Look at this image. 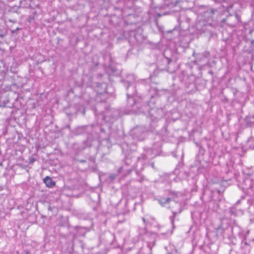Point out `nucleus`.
I'll return each mask as SVG.
<instances>
[{
    "mask_svg": "<svg viewBox=\"0 0 254 254\" xmlns=\"http://www.w3.org/2000/svg\"><path fill=\"white\" fill-rule=\"evenodd\" d=\"M177 211L173 210V215L170 217V220L172 225V229L170 231H165V228L164 227H161L159 230V234L160 235L164 236V237H167L170 236L173 232V230L175 228L174 225V221L175 219L176 215H177Z\"/></svg>",
    "mask_w": 254,
    "mask_h": 254,
    "instance_id": "nucleus-1",
    "label": "nucleus"
},
{
    "mask_svg": "<svg viewBox=\"0 0 254 254\" xmlns=\"http://www.w3.org/2000/svg\"><path fill=\"white\" fill-rule=\"evenodd\" d=\"M242 188L250 195H254V180L250 178H246L243 182Z\"/></svg>",
    "mask_w": 254,
    "mask_h": 254,
    "instance_id": "nucleus-2",
    "label": "nucleus"
},
{
    "mask_svg": "<svg viewBox=\"0 0 254 254\" xmlns=\"http://www.w3.org/2000/svg\"><path fill=\"white\" fill-rule=\"evenodd\" d=\"M145 130L142 127H137L132 129L131 131V135L132 137L138 140H142L144 139Z\"/></svg>",
    "mask_w": 254,
    "mask_h": 254,
    "instance_id": "nucleus-3",
    "label": "nucleus"
},
{
    "mask_svg": "<svg viewBox=\"0 0 254 254\" xmlns=\"http://www.w3.org/2000/svg\"><path fill=\"white\" fill-rule=\"evenodd\" d=\"M240 202V200L237 201V202L229 209V212L231 215H234L235 216H241L243 214V211L241 209L237 208V205Z\"/></svg>",
    "mask_w": 254,
    "mask_h": 254,
    "instance_id": "nucleus-4",
    "label": "nucleus"
},
{
    "mask_svg": "<svg viewBox=\"0 0 254 254\" xmlns=\"http://www.w3.org/2000/svg\"><path fill=\"white\" fill-rule=\"evenodd\" d=\"M138 254H151V247L148 243H145L138 251Z\"/></svg>",
    "mask_w": 254,
    "mask_h": 254,
    "instance_id": "nucleus-5",
    "label": "nucleus"
},
{
    "mask_svg": "<svg viewBox=\"0 0 254 254\" xmlns=\"http://www.w3.org/2000/svg\"><path fill=\"white\" fill-rule=\"evenodd\" d=\"M171 3L170 4L166 3L164 5L160 7V9L166 10L168 8H171L175 6L179 2L178 0H170Z\"/></svg>",
    "mask_w": 254,
    "mask_h": 254,
    "instance_id": "nucleus-6",
    "label": "nucleus"
},
{
    "mask_svg": "<svg viewBox=\"0 0 254 254\" xmlns=\"http://www.w3.org/2000/svg\"><path fill=\"white\" fill-rule=\"evenodd\" d=\"M248 203L249 205L248 210L250 213L254 214V198L248 199Z\"/></svg>",
    "mask_w": 254,
    "mask_h": 254,
    "instance_id": "nucleus-7",
    "label": "nucleus"
},
{
    "mask_svg": "<svg viewBox=\"0 0 254 254\" xmlns=\"http://www.w3.org/2000/svg\"><path fill=\"white\" fill-rule=\"evenodd\" d=\"M44 182L48 187L51 188L55 185V182H54L52 179L48 176L44 179Z\"/></svg>",
    "mask_w": 254,
    "mask_h": 254,
    "instance_id": "nucleus-8",
    "label": "nucleus"
},
{
    "mask_svg": "<svg viewBox=\"0 0 254 254\" xmlns=\"http://www.w3.org/2000/svg\"><path fill=\"white\" fill-rule=\"evenodd\" d=\"M171 199L169 197L166 198H161L158 199L159 203L162 206H166V204L169 203V202L171 201Z\"/></svg>",
    "mask_w": 254,
    "mask_h": 254,
    "instance_id": "nucleus-9",
    "label": "nucleus"
},
{
    "mask_svg": "<svg viewBox=\"0 0 254 254\" xmlns=\"http://www.w3.org/2000/svg\"><path fill=\"white\" fill-rule=\"evenodd\" d=\"M247 146L251 149H254V140L252 138H250L248 139Z\"/></svg>",
    "mask_w": 254,
    "mask_h": 254,
    "instance_id": "nucleus-10",
    "label": "nucleus"
},
{
    "mask_svg": "<svg viewBox=\"0 0 254 254\" xmlns=\"http://www.w3.org/2000/svg\"><path fill=\"white\" fill-rule=\"evenodd\" d=\"M157 12V15H158V17H160L162 15H166V14H168L170 13L169 11H163V12Z\"/></svg>",
    "mask_w": 254,
    "mask_h": 254,
    "instance_id": "nucleus-11",
    "label": "nucleus"
},
{
    "mask_svg": "<svg viewBox=\"0 0 254 254\" xmlns=\"http://www.w3.org/2000/svg\"><path fill=\"white\" fill-rule=\"evenodd\" d=\"M131 83L132 81L129 80L125 81V86H126L127 88L130 86Z\"/></svg>",
    "mask_w": 254,
    "mask_h": 254,
    "instance_id": "nucleus-12",
    "label": "nucleus"
},
{
    "mask_svg": "<svg viewBox=\"0 0 254 254\" xmlns=\"http://www.w3.org/2000/svg\"><path fill=\"white\" fill-rule=\"evenodd\" d=\"M178 251L176 249H175L174 251H171L170 253L167 254H175V253H177Z\"/></svg>",
    "mask_w": 254,
    "mask_h": 254,
    "instance_id": "nucleus-13",
    "label": "nucleus"
},
{
    "mask_svg": "<svg viewBox=\"0 0 254 254\" xmlns=\"http://www.w3.org/2000/svg\"><path fill=\"white\" fill-rule=\"evenodd\" d=\"M175 204L177 205L178 207H180V204L177 202H174Z\"/></svg>",
    "mask_w": 254,
    "mask_h": 254,
    "instance_id": "nucleus-14",
    "label": "nucleus"
},
{
    "mask_svg": "<svg viewBox=\"0 0 254 254\" xmlns=\"http://www.w3.org/2000/svg\"><path fill=\"white\" fill-rule=\"evenodd\" d=\"M129 77L131 78H132V79L134 80V77H133V75H130V76H129Z\"/></svg>",
    "mask_w": 254,
    "mask_h": 254,
    "instance_id": "nucleus-15",
    "label": "nucleus"
},
{
    "mask_svg": "<svg viewBox=\"0 0 254 254\" xmlns=\"http://www.w3.org/2000/svg\"><path fill=\"white\" fill-rule=\"evenodd\" d=\"M122 169V168H120L119 169V172H120L121 171Z\"/></svg>",
    "mask_w": 254,
    "mask_h": 254,
    "instance_id": "nucleus-16",
    "label": "nucleus"
},
{
    "mask_svg": "<svg viewBox=\"0 0 254 254\" xmlns=\"http://www.w3.org/2000/svg\"><path fill=\"white\" fill-rule=\"evenodd\" d=\"M142 220L143 221V222L145 223V219L144 218H142Z\"/></svg>",
    "mask_w": 254,
    "mask_h": 254,
    "instance_id": "nucleus-17",
    "label": "nucleus"
},
{
    "mask_svg": "<svg viewBox=\"0 0 254 254\" xmlns=\"http://www.w3.org/2000/svg\"><path fill=\"white\" fill-rule=\"evenodd\" d=\"M127 98H129V95H128V93H127Z\"/></svg>",
    "mask_w": 254,
    "mask_h": 254,
    "instance_id": "nucleus-18",
    "label": "nucleus"
}]
</instances>
